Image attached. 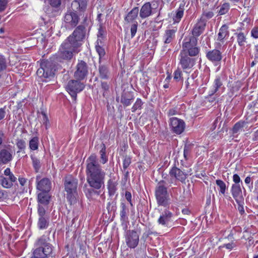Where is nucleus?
Masks as SVG:
<instances>
[{"label": "nucleus", "mask_w": 258, "mask_h": 258, "mask_svg": "<svg viewBox=\"0 0 258 258\" xmlns=\"http://www.w3.org/2000/svg\"><path fill=\"white\" fill-rule=\"evenodd\" d=\"M99 39H98L96 42L97 44L95 46V49L96 51L99 54V58L100 59L102 57L104 56L105 52L104 49L99 45Z\"/></svg>", "instance_id": "37998d69"}, {"label": "nucleus", "mask_w": 258, "mask_h": 258, "mask_svg": "<svg viewBox=\"0 0 258 258\" xmlns=\"http://www.w3.org/2000/svg\"><path fill=\"white\" fill-rule=\"evenodd\" d=\"M36 188L41 192H49L51 188V182L48 178H41L39 176L36 177Z\"/></svg>", "instance_id": "4468645a"}, {"label": "nucleus", "mask_w": 258, "mask_h": 258, "mask_svg": "<svg viewBox=\"0 0 258 258\" xmlns=\"http://www.w3.org/2000/svg\"><path fill=\"white\" fill-rule=\"evenodd\" d=\"M246 123L244 121H240L235 123L233 127V133L236 134L239 132L242 131Z\"/></svg>", "instance_id": "e433bc0d"}, {"label": "nucleus", "mask_w": 258, "mask_h": 258, "mask_svg": "<svg viewBox=\"0 0 258 258\" xmlns=\"http://www.w3.org/2000/svg\"><path fill=\"white\" fill-rule=\"evenodd\" d=\"M88 19L85 17L83 22L78 26L73 33L67 37V40L80 48L83 44L87 35Z\"/></svg>", "instance_id": "7ed1b4c3"}, {"label": "nucleus", "mask_w": 258, "mask_h": 258, "mask_svg": "<svg viewBox=\"0 0 258 258\" xmlns=\"http://www.w3.org/2000/svg\"><path fill=\"white\" fill-rule=\"evenodd\" d=\"M197 44L198 40L195 37L184 38L178 57L179 64L183 70L190 69L195 66L196 59L192 57L198 56L200 51Z\"/></svg>", "instance_id": "f03ea898"}, {"label": "nucleus", "mask_w": 258, "mask_h": 258, "mask_svg": "<svg viewBox=\"0 0 258 258\" xmlns=\"http://www.w3.org/2000/svg\"><path fill=\"white\" fill-rule=\"evenodd\" d=\"M7 65L5 58L3 56L0 55V80L2 78L3 72L6 69Z\"/></svg>", "instance_id": "c03bdc74"}, {"label": "nucleus", "mask_w": 258, "mask_h": 258, "mask_svg": "<svg viewBox=\"0 0 258 258\" xmlns=\"http://www.w3.org/2000/svg\"><path fill=\"white\" fill-rule=\"evenodd\" d=\"M18 180H19L20 184L22 186H24V185L25 184V183H26V181H27L26 179L24 177H19Z\"/></svg>", "instance_id": "e2e57ef3"}, {"label": "nucleus", "mask_w": 258, "mask_h": 258, "mask_svg": "<svg viewBox=\"0 0 258 258\" xmlns=\"http://www.w3.org/2000/svg\"><path fill=\"white\" fill-rule=\"evenodd\" d=\"M139 13L140 17L142 19H146L153 14V9L150 2L145 3L141 8Z\"/></svg>", "instance_id": "a211bd4d"}, {"label": "nucleus", "mask_w": 258, "mask_h": 258, "mask_svg": "<svg viewBox=\"0 0 258 258\" xmlns=\"http://www.w3.org/2000/svg\"><path fill=\"white\" fill-rule=\"evenodd\" d=\"M121 210L120 212V220L121 221L124 222L127 219V213L128 212V209L126 208V205L124 203H121Z\"/></svg>", "instance_id": "c9c22d12"}, {"label": "nucleus", "mask_w": 258, "mask_h": 258, "mask_svg": "<svg viewBox=\"0 0 258 258\" xmlns=\"http://www.w3.org/2000/svg\"><path fill=\"white\" fill-rule=\"evenodd\" d=\"M17 180H13L11 181L9 179V177L0 176V184L4 188H9L13 186V183L16 182Z\"/></svg>", "instance_id": "c85d7f7f"}, {"label": "nucleus", "mask_w": 258, "mask_h": 258, "mask_svg": "<svg viewBox=\"0 0 258 258\" xmlns=\"http://www.w3.org/2000/svg\"><path fill=\"white\" fill-rule=\"evenodd\" d=\"M13 159V151L10 149H4L0 151V164H7Z\"/></svg>", "instance_id": "412c9836"}, {"label": "nucleus", "mask_w": 258, "mask_h": 258, "mask_svg": "<svg viewBox=\"0 0 258 258\" xmlns=\"http://www.w3.org/2000/svg\"><path fill=\"white\" fill-rule=\"evenodd\" d=\"M165 184L164 180L159 182L155 188V195L157 205L166 208L170 205L171 199Z\"/></svg>", "instance_id": "0eeeda50"}, {"label": "nucleus", "mask_w": 258, "mask_h": 258, "mask_svg": "<svg viewBox=\"0 0 258 258\" xmlns=\"http://www.w3.org/2000/svg\"><path fill=\"white\" fill-rule=\"evenodd\" d=\"M31 158L32 161L33 166L36 172H38L41 167V163L40 160L37 158L31 156Z\"/></svg>", "instance_id": "79ce46f5"}, {"label": "nucleus", "mask_w": 258, "mask_h": 258, "mask_svg": "<svg viewBox=\"0 0 258 258\" xmlns=\"http://www.w3.org/2000/svg\"><path fill=\"white\" fill-rule=\"evenodd\" d=\"M78 180L71 175L66 176L63 179L65 196L70 205L77 203Z\"/></svg>", "instance_id": "39448f33"}, {"label": "nucleus", "mask_w": 258, "mask_h": 258, "mask_svg": "<svg viewBox=\"0 0 258 258\" xmlns=\"http://www.w3.org/2000/svg\"><path fill=\"white\" fill-rule=\"evenodd\" d=\"M87 182L92 188H86L84 192L89 197L104 185L105 172L98 164L97 156L92 154L86 160V169Z\"/></svg>", "instance_id": "f257e3e1"}, {"label": "nucleus", "mask_w": 258, "mask_h": 258, "mask_svg": "<svg viewBox=\"0 0 258 258\" xmlns=\"http://www.w3.org/2000/svg\"><path fill=\"white\" fill-rule=\"evenodd\" d=\"M189 151L187 147H185L184 148L183 155L185 159H187Z\"/></svg>", "instance_id": "0e129e2a"}, {"label": "nucleus", "mask_w": 258, "mask_h": 258, "mask_svg": "<svg viewBox=\"0 0 258 258\" xmlns=\"http://www.w3.org/2000/svg\"><path fill=\"white\" fill-rule=\"evenodd\" d=\"M117 183L112 179H109L107 182V188L110 195H113L116 189Z\"/></svg>", "instance_id": "473e14b6"}, {"label": "nucleus", "mask_w": 258, "mask_h": 258, "mask_svg": "<svg viewBox=\"0 0 258 258\" xmlns=\"http://www.w3.org/2000/svg\"><path fill=\"white\" fill-rule=\"evenodd\" d=\"M222 85L223 83L221 77L219 76H216L213 82V88L210 90L209 95H213L215 94Z\"/></svg>", "instance_id": "b1692460"}, {"label": "nucleus", "mask_w": 258, "mask_h": 258, "mask_svg": "<svg viewBox=\"0 0 258 258\" xmlns=\"http://www.w3.org/2000/svg\"><path fill=\"white\" fill-rule=\"evenodd\" d=\"M219 9L218 11L219 15H223L227 14L230 9V4L228 3H224L219 6Z\"/></svg>", "instance_id": "f704fd0d"}, {"label": "nucleus", "mask_w": 258, "mask_h": 258, "mask_svg": "<svg viewBox=\"0 0 258 258\" xmlns=\"http://www.w3.org/2000/svg\"><path fill=\"white\" fill-rule=\"evenodd\" d=\"M34 246L35 249L30 258H47L52 254L53 247L44 235L36 240Z\"/></svg>", "instance_id": "20e7f679"}, {"label": "nucleus", "mask_w": 258, "mask_h": 258, "mask_svg": "<svg viewBox=\"0 0 258 258\" xmlns=\"http://www.w3.org/2000/svg\"><path fill=\"white\" fill-rule=\"evenodd\" d=\"M5 116V111L4 108L0 109V120L2 119Z\"/></svg>", "instance_id": "338daca9"}, {"label": "nucleus", "mask_w": 258, "mask_h": 258, "mask_svg": "<svg viewBox=\"0 0 258 258\" xmlns=\"http://www.w3.org/2000/svg\"><path fill=\"white\" fill-rule=\"evenodd\" d=\"M174 80L176 82H179L180 80H182V71L180 69H177L176 71H174Z\"/></svg>", "instance_id": "a18cd8bd"}, {"label": "nucleus", "mask_w": 258, "mask_h": 258, "mask_svg": "<svg viewBox=\"0 0 258 258\" xmlns=\"http://www.w3.org/2000/svg\"><path fill=\"white\" fill-rule=\"evenodd\" d=\"M137 27H138V23L137 22H135L131 26V37L132 38H133L137 32Z\"/></svg>", "instance_id": "8fccbe9b"}, {"label": "nucleus", "mask_w": 258, "mask_h": 258, "mask_svg": "<svg viewBox=\"0 0 258 258\" xmlns=\"http://www.w3.org/2000/svg\"><path fill=\"white\" fill-rule=\"evenodd\" d=\"M4 175L6 176L9 177V179L11 181L13 180H17V177L15 176V175L11 172L10 168H7L4 171Z\"/></svg>", "instance_id": "49530a36"}, {"label": "nucleus", "mask_w": 258, "mask_h": 258, "mask_svg": "<svg viewBox=\"0 0 258 258\" xmlns=\"http://www.w3.org/2000/svg\"><path fill=\"white\" fill-rule=\"evenodd\" d=\"M104 31L102 29V27L100 26V28L98 30L97 36L98 37H102L103 35Z\"/></svg>", "instance_id": "69168bd1"}, {"label": "nucleus", "mask_w": 258, "mask_h": 258, "mask_svg": "<svg viewBox=\"0 0 258 258\" xmlns=\"http://www.w3.org/2000/svg\"><path fill=\"white\" fill-rule=\"evenodd\" d=\"M16 145L20 150L24 149L26 147L25 142L23 140H18Z\"/></svg>", "instance_id": "603ef678"}, {"label": "nucleus", "mask_w": 258, "mask_h": 258, "mask_svg": "<svg viewBox=\"0 0 258 258\" xmlns=\"http://www.w3.org/2000/svg\"><path fill=\"white\" fill-rule=\"evenodd\" d=\"M55 71L54 63L51 60H46L41 61L36 74L39 81L47 82L54 77Z\"/></svg>", "instance_id": "6e6552de"}, {"label": "nucleus", "mask_w": 258, "mask_h": 258, "mask_svg": "<svg viewBox=\"0 0 258 258\" xmlns=\"http://www.w3.org/2000/svg\"><path fill=\"white\" fill-rule=\"evenodd\" d=\"M99 76L101 79H108L109 77V71L108 68L104 65L100 64L98 68Z\"/></svg>", "instance_id": "a878e982"}, {"label": "nucleus", "mask_w": 258, "mask_h": 258, "mask_svg": "<svg viewBox=\"0 0 258 258\" xmlns=\"http://www.w3.org/2000/svg\"><path fill=\"white\" fill-rule=\"evenodd\" d=\"M254 190L257 194L256 199H257V201H258V179L255 182V189Z\"/></svg>", "instance_id": "774afa93"}, {"label": "nucleus", "mask_w": 258, "mask_h": 258, "mask_svg": "<svg viewBox=\"0 0 258 258\" xmlns=\"http://www.w3.org/2000/svg\"><path fill=\"white\" fill-rule=\"evenodd\" d=\"M45 4L50 5L52 7L57 8L61 4V0H46Z\"/></svg>", "instance_id": "09e8293b"}, {"label": "nucleus", "mask_w": 258, "mask_h": 258, "mask_svg": "<svg viewBox=\"0 0 258 258\" xmlns=\"http://www.w3.org/2000/svg\"><path fill=\"white\" fill-rule=\"evenodd\" d=\"M173 214L168 210L165 209L160 215L158 219V223L159 224L167 226L171 221Z\"/></svg>", "instance_id": "aec40b11"}, {"label": "nucleus", "mask_w": 258, "mask_h": 258, "mask_svg": "<svg viewBox=\"0 0 258 258\" xmlns=\"http://www.w3.org/2000/svg\"><path fill=\"white\" fill-rule=\"evenodd\" d=\"M80 81L71 80L68 82L66 86L67 91L75 101L77 100V94L82 91L85 88L84 83Z\"/></svg>", "instance_id": "1a4fd4ad"}, {"label": "nucleus", "mask_w": 258, "mask_h": 258, "mask_svg": "<svg viewBox=\"0 0 258 258\" xmlns=\"http://www.w3.org/2000/svg\"><path fill=\"white\" fill-rule=\"evenodd\" d=\"M100 162L103 164L106 163V162L108 160L107 157L106 156V148L104 145H102V147L100 151Z\"/></svg>", "instance_id": "a19ab883"}, {"label": "nucleus", "mask_w": 258, "mask_h": 258, "mask_svg": "<svg viewBox=\"0 0 258 258\" xmlns=\"http://www.w3.org/2000/svg\"><path fill=\"white\" fill-rule=\"evenodd\" d=\"M169 174L171 177L175 178L177 180L180 181L182 182H184L187 178V174L180 169L174 167L169 172Z\"/></svg>", "instance_id": "f3484780"}, {"label": "nucleus", "mask_w": 258, "mask_h": 258, "mask_svg": "<svg viewBox=\"0 0 258 258\" xmlns=\"http://www.w3.org/2000/svg\"><path fill=\"white\" fill-rule=\"evenodd\" d=\"M125 197L126 200L130 203L131 205L132 206L133 204L132 203V194L130 191H126L125 194Z\"/></svg>", "instance_id": "052dcab7"}, {"label": "nucleus", "mask_w": 258, "mask_h": 258, "mask_svg": "<svg viewBox=\"0 0 258 258\" xmlns=\"http://www.w3.org/2000/svg\"><path fill=\"white\" fill-rule=\"evenodd\" d=\"M42 117H43V118H42L43 123V124H45V125L46 126V127H47V126L49 123L48 117H47L46 114L44 112L42 113Z\"/></svg>", "instance_id": "bf43d9fd"}, {"label": "nucleus", "mask_w": 258, "mask_h": 258, "mask_svg": "<svg viewBox=\"0 0 258 258\" xmlns=\"http://www.w3.org/2000/svg\"><path fill=\"white\" fill-rule=\"evenodd\" d=\"M131 163V158L129 157H125L123 161V168L124 170L126 169V168L130 166Z\"/></svg>", "instance_id": "864d4df0"}, {"label": "nucleus", "mask_w": 258, "mask_h": 258, "mask_svg": "<svg viewBox=\"0 0 258 258\" xmlns=\"http://www.w3.org/2000/svg\"><path fill=\"white\" fill-rule=\"evenodd\" d=\"M169 125L171 131L178 135L181 134L185 128V123L183 120L174 117L170 118Z\"/></svg>", "instance_id": "ddd939ff"}, {"label": "nucleus", "mask_w": 258, "mask_h": 258, "mask_svg": "<svg viewBox=\"0 0 258 258\" xmlns=\"http://www.w3.org/2000/svg\"><path fill=\"white\" fill-rule=\"evenodd\" d=\"M176 29H166L162 36V40L164 43L163 47L166 48L167 44L171 43L175 37Z\"/></svg>", "instance_id": "dca6fc26"}, {"label": "nucleus", "mask_w": 258, "mask_h": 258, "mask_svg": "<svg viewBox=\"0 0 258 258\" xmlns=\"http://www.w3.org/2000/svg\"><path fill=\"white\" fill-rule=\"evenodd\" d=\"M184 10V5H180L178 9L176 11L175 15L173 17V20L174 23L179 22L183 16Z\"/></svg>", "instance_id": "c756f323"}, {"label": "nucleus", "mask_w": 258, "mask_h": 258, "mask_svg": "<svg viewBox=\"0 0 258 258\" xmlns=\"http://www.w3.org/2000/svg\"><path fill=\"white\" fill-rule=\"evenodd\" d=\"M206 24L205 22L199 19L192 29V36L195 37L197 39L196 37L199 36L203 32L205 28Z\"/></svg>", "instance_id": "5701e85b"}, {"label": "nucleus", "mask_w": 258, "mask_h": 258, "mask_svg": "<svg viewBox=\"0 0 258 258\" xmlns=\"http://www.w3.org/2000/svg\"><path fill=\"white\" fill-rule=\"evenodd\" d=\"M80 20L78 13L74 10H68L63 17L64 26L69 29L74 28Z\"/></svg>", "instance_id": "9d476101"}, {"label": "nucleus", "mask_w": 258, "mask_h": 258, "mask_svg": "<svg viewBox=\"0 0 258 258\" xmlns=\"http://www.w3.org/2000/svg\"><path fill=\"white\" fill-rule=\"evenodd\" d=\"M142 100L140 98H138L132 107V112H135L138 109H140L142 105Z\"/></svg>", "instance_id": "de8ad7c7"}, {"label": "nucleus", "mask_w": 258, "mask_h": 258, "mask_svg": "<svg viewBox=\"0 0 258 258\" xmlns=\"http://www.w3.org/2000/svg\"><path fill=\"white\" fill-rule=\"evenodd\" d=\"M228 27L224 25L220 28L218 33V37L215 43V47L220 48L222 44H223L225 40L227 39L229 37V31Z\"/></svg>", "instance_id": "2eb2a0df"}, {"label": "nucleus", "mask_w": 258, "mask_h": 258, "mask_svg": "<svg viewBox=\"0 0 258 258\" xmlns=\"http://www.w3.org/2000/svg\"><path fill=\"white\" fill-rule=\"evenodd\" d=\"M87 0H75L72 4V6L76 10L84 11L86 9Z\"/></svg>", "instance_id": "cd10ccee"}, {"label": "nucleus", "mask_w": 258, "mask_h": 258, "mask_svg": "<svg viewBox=\"0 0 258 258\" xmlns=\"http://www.w3.org/2000/svg\"><path fill=\"white\" fill-rule=\"evenodd\" d=\"M48 192H41L38 195V199L40 203L47 205L49 203L50 196Z\"/></svg>", "instance_id": "2f4dec72"}, {"label": "nucleus", "mask_w": 258, "mask_h": 258, "mask_svg": "<svg viewBox=\"0 0 258 258\" xmlns=\"http://www.w3.org/2000/svg\"><path fill=\"white\" fill-rule=\"evenodd\" d=\"M231 194L232 197L238 204L242 203L243 198L241 185L232 184L231 186Z\"/></svg>", "instance_id": "6ab92c4d"}, {"label": "nucleus", "mask_w": 258, "mask_h": 258, "mask_svg": "<svg viewBox=\"0 0 258 258\" xmlns=\"http://www.w3.org/2000/svg\"><path fill=\"white\" fill-rule=\"evenodd\" d=\"M139 10L138 7L134 8L125 17L124 20L127 23L132 22L135 20L139 14Z\"/></svg>", "instance_id": "bb28decb"}, {"label": "nucleus", "mask_w": 258, "mask_h": 258, "mask_svg": "<svg viewBox=\"0 0 258 258\" xmlns=\"http://www.w3.org/2000/svg\"><path fill=\"white\" fill-rule=\"evenodd\" d=\"M134 97L130 92H126L123 94L121 97V103L124 106H128L131 104Z\"/></svg>", "instance_id": "393cba45"}, {"label": "nucleus", "mask_w": 258, "mask_h": 258, "mask_svg": "<svg viewBox=\"0 0 258 258\" xmlns=\"http://www.w3.org/2000/svg\"><path fill=\"white\" fill-rule=\"evenodd\" d=\"M251 35L254 38H258V27H254L251 31Z\"/></svg>", "instance_id": "4d7b16f0"}, {"label": "nucleus", "mask_w": 258, "mask_h": 258, "mask_svg": "<svg viewBox=\"0 0 258 258\" xmlns=\"http://www.w3.org/2000/svg\"><path fill=\"white\" fill-rule=\"evenodd\" d=\"M7 0H0V12L4 11L7 8Z\"/></svg>", "instance_id": "5fc2aeb1"}, {"label": "nucleus", "mask_w": 258, "mask_h": 258, "mask_svg": "<svg viewBox=\"0 0 258 258\" xmlns=\"http://www.w3.org/2000/svg\"><path fill=\"white\" fill-rule=\"evenodd\" d=\"M101 88L105 91H107L109 89V85L106 82H101Z\"/></svg>", "instance_id": "680f3d73"}, {"label": "nucleus", "mask_w": 258, "mask_h": 258, "mask_svg": "<svg viewBox=\"0 0 258 258\" xmlns=\"http://www.w3.org/2000/svg\"><path fill=\"white\" fill-rule=\"evenodd\" d=\"M216 183L220 189L219 192L222 195H224L227 188L225 183L222 180L217 179Z\"/></svg>", "instance_id": "58836bf2"}, {"label": "nucleus", "mask_w": 258, "mask_h": 258, "mask_svg": "<svg viewBox=\"0 0 258 258\" xmlns=\"http://www.w3.org/2000/svg\"><path fill=\"white\" fill-rule=\"evenodd\" d=\"M235 246H236V244L233 242H232L231 243H229L227 244H224L222 246L223 247H225L226 248L229 249V250H231L232 248H233Z\"/></svg>", "instance_id": "13d9d810"}, {"label": "nucleus", "mask_w": 258, "mask_h": 258, "mask_svg": "<svg viewBox=\"0 0 258 258\" xmlns=\"http://www.w3.org/2000/svg\"><path fill=\"white\" fill-rule=\"evenodd\" d=\"M48 225V221L45 217H39L38 222V226L40 229L47 228Z\"/></svg>", "instance_id": "4c0bfd02"}, {"label": "nucleus", "mask_w": 258, "mask_h": 258, "mask_svg": "<svg viewBox=\"0 0 258 258\" xmlns=\"http://www.w3.org/2000/svg\"><path fill=\"white\" fill-rule=\"evenodd\" d=\"M79 51V48L66 39L60 46L56 53V58L60 61L62 60H70Z\"/></svg>", "instance_id": "423d86ee"}, {"label": "nucleus", "mask_w": 258, "mask_h": 258, "mask_svg": "<svg viewBox=\"0 0 258 258\" xmlns=\"http://www.w3.org/2000/svg\"><path fill=\"white\" fill-rule=\"evenodd\" d=\"M216 48L212 50L209 51L206 54L207 58L213 62H219L221 61L222 58V53Z\"/></svg>", "instance_id": "4be33fe9"}, {"label": "nucleus", "mask_w": 258, "mask_h": 258, "mask_svg": "<svg viewBox=\"0 0 258 258\" xmlns=\"http://www.w3.org/2000/svg\"><path fill=\"white\" fill-rule=\"evenodd\" d=\"M233 181L234 182V184L242 185V182L241 181L239 176L237 174H234L233 176Z\"/></svg>", "instance_id": "3c124183"}, {"label": "nucleus", "mask_w": 258, "mask_h": 258, "mask_svg": "<svg viewBox=\"0 0 258 258\" xmlns=\"http://www.w3.org/2000/svg\"><path fill=\"white\" fill-rule=\"evenodd\" d=\"M38 213L39 217H44L45 214V210L42 206L39 205L38 207Z\"/></svg>", "instance_id": "6e6d98bb"}, {"label": "nucleus", "mask_w": 258, "mask_h": 258, "mask_svg": "<svg viewBox=\"0 0 258 258\" xmlns=\"http://www.w3.org/2000/svg\"><path fill=\"white\" fill-rule=\"evenodd\" d=\"M39 139L37 137H33L29 142V147L32 150H36L38 148Z\"/></svg>", "instance_id": "ea45409f"}, {"label": "nucleus", "mask_w": 258, "mask_h": 258, "mask_svg": "<svg viewBox=\"0 0 258 258\" xmlns=\"http://www.w3.org/2000/svg\"><path fill=\"white\" fill-rule=\"evenodd\" d=\"M214 15V12L212 10L203 9V12L200 20L206 24L208 20L212 18Z\"/></svg>", "instance_id": "7c9ffc66"}, {"label": "nucleus", "mask_w": 258, "mask_h": 258, "mask_svg": "<svg viewBox=\"0 0 258 258\" xmlns=\"http://www.w3.org/2000/svg\"><path fill=\"white\" fill-rule=\"evenodd\" d=\"M237 37V41L240 46H244L246 42V35L243 32H239L235 34Z\"/></svg>", "instance_id": "72a5a7b5"}, {"label": "nucleus", "mask_w": 258, "mask_h": 258, "mask_svg": "<svg viewBox=\"0 0 258 258\" xmlns=\"http://www.w3.org/2000/svg\"><path fill=\"white\" fill-rule=\"evenodd\" d=\"M88 73L87 63L84 61H79L76 66V71L74 73V77L78 80L84 79Z\"/></svg>", "instance_id": "f8f14e48"}, {"label": "nucleus", "mask_w": 258, "mask_h": 258, "mask_svg": "<svg viewBox=\"0 0 258 258\" xmlns=\"http://www.w3.org/2000/svg\"><path fill=\"white\" fill-rule=\"evenodd\" d=\"M140 233L135 230H128L125 235V241L130 248H136L139 242Z\"/></svg>", "instance_id": "9b49d317"}]
</instances>
